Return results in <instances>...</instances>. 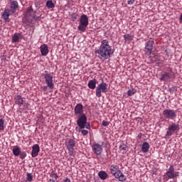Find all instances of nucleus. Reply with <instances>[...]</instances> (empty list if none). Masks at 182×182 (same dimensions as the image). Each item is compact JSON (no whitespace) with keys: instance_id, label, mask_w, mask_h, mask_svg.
<instances>
[{"instance_id":"1","label":"nucleus","mask_w":182,"mask_h":182,"mask_svg":"<svg viewBox=\"0 0 182 182\" xmlns=\"http://www.w3.org/2000/svg\"><path fill=\"white\" fill-rule=\"evenodd\" d=\"M95 53L98 55L99 59H109L113 55L112 46L109 44V40H102L98 50H95Z\"/></svg>"},{"instance_id":"2","label":"nucleus","mask_w":182,"mask_h":182,"mask_svg":"<svg viewBox=\"0 0 182 182\" xmlns=\"http://www.w3.org/2000/svg\"><path fill=\"white\" fill-rule=\"evenodd\" d=\"M109 171L115 178H117L119 181H126V176L122 173V171L119 168V166L112 164L109 166Z\"/></svg>"},{"instance_id":"3","label":"nucleus","mask_w":182,"mask_h":182,"mask_svg":"<svg viewBox=\"0 0 182 182\" xmlns=\"http://www.w3.org/2000/svg\"><path fill=\"white\" fill-rule=\"evenodd\" d=\"M77 117V124L80 129H85V127L86 129H90V124L87 123V117H86V114H82Z\"/></svg>"},{"instance_id":"4","label":"nucleus","mask_w":182,"mask_h":182,"mask_svg":"<svg viewBox=\"0 0 182 182\" xmlns=\"http://www.w3.org/2000/svg\"><path fill=\"white\" fill-rule=\"evenodd\" d=\"M87 25H89V18L87 15L82 14L80 18V23L77 27L78 31L81 33L86 32Z\"/></svg>"},{"instance_id":"5","label":"nucleus","mask_w":182,"mask_h":182,"mask_svg":"<svg viewBox=\"0 0 182 182\" xmlns=\"http://www.w3.org/2000/svg\"><path fill=\"white\" fill-rule=\"evenodd\" d=\"M178 172L174 171V166L171 165L166 171V173L164 175V180L166 181H168L170 179L176 178V177H178Z\"/></svg>"},{"instance_id":"6","label":"nucleus","mask_w":182,"mask_h":182,"mask_svg":"<svg viewBox=\"0 0 182 182\" xmlns=\"http://www.w3.org/2000/svg\"><path fill=\"white\" fill-rule=\"evenodd\" d=\"M170 79H174V73H173L171 68L168 67L161 74L160 80H164V82H168Z\"/></svg>"},{"instance_id":"7","label":"nucleus","mask_w":182,"mask_h":182,"mask_svg":"<svg viewBox=\"0 0 182 182\" xmlns=\"http://www.w3.org/2000/svg\"><path fill=\"white\" fill-rule=\"evenodd\" d=\"M107 86L106 82H102L97 85L95 90L97 97H102V92L106 93L108 92Z\"/></svg>"},{"instance_id":"8","label":"nucleus","mask_w":182,"mask_h":182,"mask_svg":"<svg viewBox=\"0 0 182 182\" xmlns=\"http://www.w3.org/2000/svg\"><path fill=\"white\" fill-rule=\"evenodd\" d=\"M180 130V126L178 124L172 123L168 127V131L166 132V137H170V136H173L176 132H178Z\"/></svg>"},{"instance_id":"9","label":"nucleus","mask_w":182,"mask_h":182,"mask_svg":"<svg viewBox=\"0 0 182 182\" xmlns=\"http://www.w3.org/2000/svg\"><path fill=\"white\" fill-rule=\"evenodd\" d=\"M165 119H168L169 120H174L177 117V113L173 109H165L162 113Z\"/></svg>"},{"instance_id":"10","label":"nucleus","mask_w":182,"mask_h":182,"mask_svg":"<svg viewBox=\"0 0 182 182\" xmlns=\"http://www.w3.org/2000/svg\"><path fill=\"white\" fill-rule=\"evenodd\" d=\"M44 79L46 80V85L49 89H53L55 87V84L53 83V76L48 73V71H45Z\"/></svg>"},{"instance_id":"11","label":"nucleus","mask_w":182,"mask_h":182,"mask_svg":"<svg viewBox=\"0 0 182 182\" xmlns=\"http://www.w3.org/2000/svg\"><path fill=\"white\" fill-rule=\"evenodd\" d=\"M65 146L69 151L70 156H72L75 150V146H76V141L73 139H70L65 142Z\"/></svg>"},{"instance_id":"12","label":"nucleus","mask_w":182,"mask_h":182,"mask_svg":"<svg viewBox=\"0 0 182 182\" xmlns=\"http://www.w3.org/2000/svg\"><path fill=\"white\" fill-rule=\"evenodd\" d=\"M35 14H36V11H33V8H32V6H30L27 8L26 11L25 16L26 18H29V16H31V18H33V19H38L39 17L36 16Z\"/></svg>"},{"instance_id":"13","label":"nucleus","mask_w":182,"mask_h":182,"mask_svg":"<svg viewBox=\"0 0 182 182\" xmlns=\"http://www.w3.org/2000/svg\"><path fill=\"white\" fill-rule=\"evenodd\" d=\"M153 46H154V41H149L145 45V52L146 55H151L153 52Z\"/></svg>"},{"instance_id":"14","label":"nucleus","mask_w":182,"mask_h":182,"mask_svg":"<svg viewBox=\"0 0 182 182\" xmlns=\"http://www.w3.org/2000/svg\"><path fill=\"white\" fill-rule=\"evenodd\" d=\"M74 112L77 117L85 114V113H83V105L81 103L77 104L75 107Z\"/></svg>"},{"instance_id":"15","label":"nucleus","mask_w":182,"mask_h":182,"mask_svg":"<svg viewBox=\"0 0 182 182\" xmlns=\"http://www.w3.org/2000/svg\"><path fill=\"white\" fill-rule=\"evenodd\" d=\"M92 150L97 156H100L103 151V148L102 147V145L97 144V143H94L92 146Z\"/></svg>"},{"instance_id":"16","label":"nucleus","mask_w":182,"mask_h":182,"mask_svg":"<svg viewBox=\"0 0 182 182\" xmlns=\"http://www.w3.org/2000/svg\"><path fill=\"white\" fill-rule=\"evenodd\" d=\"M41 151V147H39V145L38 144H34L32 146V151H31V157H38L39 152Z\"/></svg>"},{"instance_id":"17","label":"nucleus","mask_w":182,"mask_h":182,"mask_svg":"<svg viewBox=\"0 0 182 182\" xmlns=\"http://www.w3.org/2000/svg\"><path fill=\"white\" fill-rule=\"evenodd\" d=\"M40 50L42 56H46L49 53V47L46 44H43L40 47Z\"/></svg>"},{"instance_id":"18","label":"nucleus","mask_w":182,"mask_h":182,"mask_svg":"<svg viewBox=\"0 0 182 182\" xmlns=\"http://www.w3.org/2000/svg\"><path fill=\"white\" fill-rule=\"evenodd\" d=\"M19 8V4L16 1H13L10 4V11L11 14H15L16 12V9Z\"/></svg>"},{"instance_id":"19","label":"nucleus","mask_w":182,"mask_h":182,"mask_svg":"<svg viewBox=\"0 0 182 182\" xmlns=\"http://www.w3.org/2000/svg\"><path fill=\"white\" fill-rule=\"evenodd\" d=\"M11 11L9 9H6L2 13V18H4V21L6 22H9V16H11Z\"/></svg>"},{"instance_id":"20","label":"nucleus","mask_w":182,"mask_h":182,"mask_svg":"<svg viewBox=\"0 0 182 182\" xmlns=\"http://www.w3.org/2000/svg\"><path fill=\"white\" fill-rule=\"evenodd\" d=\"M21 39H22V34L21 33H16L12 36L11 41L13 43H17Z\"/></svg>"},{"instance_id":"21","label":"nucleus","mask_w":182,"mask_h":182,"mask_svg":"<svg viewBox=\"0 0 182 182\" xmlns=\"http://www.w3.org/2000/svg\"><path fill=\"white\" fill-rule=\"evenodd\" d=\"M14 100H15L16 105H18V106H19V107H21V106H22V105H23V98H22V96H21L19 95H16L14 97Z\"/></svg>"},{"instance_id":"22","label":"nucleus","mask_w":182,"mask_h":182,"mask_svg":"<svg viewBox=\"0 0 182 182\" xmlns=\"http://www.w3.org/2000/svg\"><path fill=\"white\" fill-rule=\"evenodd\" d=\"M97 82V80H96V79L90 80L87 84L88 87L90 89H92V90L96 89Z\"/></svg>"},{"instance_id":"23","label":"nucleus","mask_w":182,"mask_h":182,"mask_svg":"<svg viewBox=\"0 0 182 182\" xmlns=\"http://www.w3.org/2000/svg\"><path fill=\"white\" fill-rule=\"evenodd\" d=\"M150 149V145L149 144V142H144L141 145V151L143 153H147L149 151V149Z\"/></svg>"},{"instance_id":"24","label":"nucleus","mask_w":182,"mask_h":182,"mask_svg":"<svg viewBox=\"0 0 182 182\" xmlns=\"http://www.w3.org/2000/svg\"><path fill=\"white\" fill-rule=\"evenodd\" d=\"M98 177H100L101 180H106V178L109 177V174H107L105 171H100L98 173Z\"/></svg>"},{"instance_id":"25","label":"nucleus","mask_w":182,"mask_h":182,"mask_svg":"<svg viewBox=\"0 0 182 182\" xmlns=\"http://www.w3.org/2000/svg\"><path fill=\"white\" fill-rule=\"evenodd\" d=\"M127 145L124 144H122L119 146V151L122 154H126V153H127Z\"/></svg>"},{"instance_id":"26","label":"nucleus","mask_w":182,"mask_h":182,"mask_svg":"<svg viewBox=\"0 0 182 182\" xmlns=\"http://www.w3.org/2000/svg\"><path fill=\"white\" fill-rule=\"evenodd\" d=\"M13 154L16 156V157H18L21 154V148L18 146H14V149L12 150Z\"/></svg>"},{"instance_id":"27","label":"nucleus","mask_w":182,"mask_h":182,"mask_svg":"<svg viewBox=\"0 0 182 182\" xmlns=\"http://www.w3.org/2000/svg\"><path fill=\"white\" fill-rule=\"evenodd\" d=\"M133 38H134V36L132 34H125L124 36V39L125 42L133 41Z\"/></svg>"},{"instance_id":"28","label":"nucleus","mask_w":182,"mask_h":182,"mask_svg":"<svg viewBox=\"0 0 182 182\" xmlns=\"http://www.w3.org/2000/svg\"><path fill=\"white\" fill-rule=\"evenodd\" d=\"M46 6H47V8L52 9L55 8V4H53V1H52V0H48L46 2Z\"/></svg>"},{"instance_id":"29","label":"nucleus","mask_w":182,"mask_h":182,"mask_svg":"<svg viewBox=\"0 0 182 182\" xmlns=\"http://www.w3.org/2000/svg\"><path fill=\"white\" fill-rule=\"evenodd\" d=\"M26 181L29 182L33 181V176L32 175V173H26Z\"/></svg>"},{"instance_id":"30","label":"nucleus","mask_w":182,"mask_h":182,"mask_svg":"<svg viewBox=\"0 0 182 182\" xmlns=\"http://www.w3.org/2000/svg\"><path fill=\"white\" fill-rule=\"evenodd\" d=\"M4 124L5 120L4 119H0V130H4L5 129Z\"/></svg>"},{"instance_id":"31","label":"nucleus","mask_w":182,"mask_h":182,"mask_svg":"<svg viewBox=\"0 0 182 182\" xmlns=\"http://www.w3.org/2000/svg\"><path fill=\"white\" fill-rule=\"evenodd\" d=\"M77 16H78L77 14L73 13L72 15H71L72 21L73 22H75V21L77 19Z\"/></svg>"},{"instance_id":"32","label":"nucleus","mask_w":182,"mask_h":182,"mask_svg":"<svg viewBox=\"0 0 182 182\" xmlns=\"http://www.w3.org/2000/svg\"><path fill=\"white\" fill-rule=\"evenodd\" d=\"M19 156H20V159L21 160H23V159L26 157V151L20 152Z\"/></svg>"},{"instance_id":"33","label":"nucleus","mask_w":182,"mask_h":182,"mask_svg":"<svg viewBox=\"0 0 182 182\" xmlns=\"http://www.w3.org/2000/svg\"><path fill=\"white\" fill-rule=\"evenodd\" d=\"M134 93H136V90L134 89H132V90H129L127 92V95L129 96H133V95H134Z\"/></svg>"},{"instance_id":"34","label":"nucleus","mask_w":182,"mask_h":182,"mask_svg":"<svg viewBox=\"0 0 182 182\" xmlns=\"http://www.w3.org/2000/svg\"><path fill=\"white\" fill-rule=\"evenodd\" d=\"M110 122H107V121H105L103 120L102 121V125L104 127H107V126H109Z\"/></svg>"},{"instance_id":"35","label":"nucleus","mask_w":182,"mask_h":182,"mask_svg":"<svg viewBox=\"0 0 182 182\" xmlns=\"http://www.w3.org/2000/svg\"><path fill=\"white\" fill-rule=\"evenodd\" d=\"M50 176H51L53 178H55V180H58V178H59V176H58V174L55 173H51Z\"/></svg>"},{"instance_id":"36","label":"nucleus","mask_w":182,"mask_h":182,"mask_svg":"<svg viewBox=\"0 0 182 182\" xmlns=\"http://www.w3.org/2000/svg\"><path fill=\"white\" fill-rule=\"evenodd\" d=\"M81 133L83 134V136H87V134H89V131L86 129H82Z\"/></svg>"},{"instance_id":"37","label":"nucleus","mask_w":182,"mask_h":182,"mask_svg":"<svg viewBox=\"0 0 182 182\" xmlns=\"http://www.w3.org/2000/svg\"><path fill=\"white\" fill-rule=\"evenodd\" d=\"M125 2L128 4V5H133L134 4L135 1L134 0H125Z\"/></svg>"},{"instance_id":"38","label":"nucleus","mask_w":182,"mask_h":182,"mask_svg":"<svg viewBox=\"0 0 182 182\" xmlns=\"http://www.w3.org/2000/svg\"><path fill=\"white\" fill-rule=\"evenodd\" d=\"M143 137V134L141 133H139L138 135H137V139L139 140H141V138Z\"/></svg>"},{"instance_id":"39","label":"nucleus","mask_w":182,"mask_h":182,"mask_svg":"<svg viewBox=\"0 0 182 182\" xmlns=\"http://www.w3.org/2000/svg\"><path fill=\"white\" fill-rule=\"evenodd\" d=\"M63 182H72V181H70V178H65L64 180H63Z\"/></svg>"},{"instance_id":"40","label":"nucleus","mask_w":182,"mask_h":182,"mask_svg":"<svg viewBox=\"0 0 182 182\" xmlns=\"http://www.w3.org/2000/svg\"><path fill=\"white\" fill-rule=\"evenodd\" d=\"M43 90H44V92H46V90H48V85L47 86H43L42 87Z\"/></svg>"},{"instance_id":"41","label":"nucleus","mask_w":182,"mask_h":182,"mask_svg":"<svg viewBox=\"0 0 182 182\" xmlns=\"http://www.w3.org/2000/svg\"><path fill=\"white\" fill-rule=\"evenodd\" d=\"M48 182H58V181H55V179H50Z\"/></svg>"},{"instance_id":"42","label":"nucleus","mask_w":182,"mask_h":182,"mask_svg":"<svg viewBox=\"0 0 182 182\" xmlns=\"http://www.w3.org/2000/svg\"><path fill=\"white\" fill-rule=\"evenodd\" d=\"M23 182H28V181H23Z\"/></svg>"}]
</instances>
